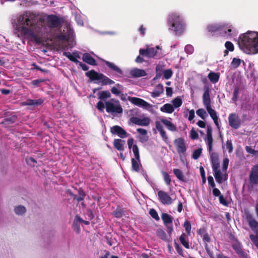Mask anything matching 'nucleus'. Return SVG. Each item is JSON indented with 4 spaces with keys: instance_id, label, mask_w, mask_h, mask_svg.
Segmentation results:
<instances>
[{
    "instance_id": "59",
    "label": "nucleus",
    "mask_w": 258,
    "mask_h": 258,
    "mask_svg": "<svg viewBox=\"0 0 258 258\" xmlns=\"http://www.w3.org/2000/svg\"><path fill=\"white\" fill-rule=\"evenodd\" d=\"M184 50L186 53L192 54L194 51V48L191 45L188 44L185 46Z\"/></svg>"
},
{
    "instance_id": "46",
    "label": "nucleus",
    "mask_w": 258,
    "mask_h": 258,
    "mask_svg": "<svg viewBox=\"0 0 258 258\" xmlns=\"http://www.w3.org/2000/svg\"><path fill=\"white\" fill-rule=\"evenodd\" d=\"M196 113L203 120H205L206 116L208 115L206 111L203 108L198 109L196 111Z\"/></svg>"
},
{
    "instance_id": "23",
    "label": "nucleus",
    "mask_w": 258,
    "mask_h": 258,
    "mask_svg": "<svg viewBox=\"0 0 258 258\" xmlns=\"http://www.w3.org/2000/svg\"><path fill=\"white\" fill-rule=\"evenodd\" d=\"M164 93V87L161 84H158L153 91L151 93V96L153 98L159 97L161 94Z\"/></svg>"
},
{
    "instance_id": "40",
    "label": "nucleus",
    "mask_w": 258,
    "mask_h": 258,
    "mask_svg": "<svg viewBox=\"0 0 258 258\" xmlns=\"http://www.w3.org/2000/svg\"><path fill=\"white\" fill-rule=\"evenodd\" d=\"M173 173L176 177L181 181H184V175L182 171L179 169H174Z\"/></svg>"
},
{
    "instance_id": "51",
    "label": "nucleus",
    "mask_w": 258,
    "mask_h": 258,
    "mask_svg": "<svg viewBox=\"0 0 258 258\" xmlns=\"http://www.w3.org/2000/svg\"><path fill=\"white\" fill-rule=\"evenodd\" d=\"M78 194L79 197H77L78 198L77 199V201H78V202H80L84 200L85 197L86 196V194L84 191L81 188H80L78 190Z\"/></svg>"
},
{
    "instance_id": "30",
    "label": "nucleus",
    "mask_w": 258,
    "mask_h": 258,
    "mask_svg": "<svg viewBox=\"0 0 258 258\" xmlns=\"http://www.w3.org/2000/svg\"><path fill=\"white\" fill-rule=\"evenodd\" d=\"M160 110L163 112L172 113L174 111V107L171 104L166 103L160 108Z\"/></svg>"
},
{
    "instance_id": "22",
    "label": "nucleus",
    "mask_w": 258,
    "mask_h": 258,
    "mask_svg": "<svg viewBox=\"0 0 258 258\" xmlns=\"http://www.w3.org/2000/svg\"><path fill=\"white\" fill-rule=\"evenodd\" d=\"M224 26V29H222V32H224V36L228 34V36H231L232 35H234L235 30L233 29V27L231 25H229L228 24H223L222 25Z\"/></svg>"
},
{
    "instance_id": "14",
    "label": "nucleus",
    "mask_w": 258,
    "mask_h": 258,
    "mask_svg": "<svg viewBox=\"0 0 258 258\" xmlns=\"http://www.w3.org/2000/svg\"><path fill=\"white\" fill-rule=\"evenodd\" d=\"M128 99L132 104L140 107H147L149 105L148 102L140 98L129 97Z\"/></svg>"
},
{
    "instance_id": "35",
    "label": "nucleus",
    "mask_w": 258,
    "mask_h": 258,
    "mask_svg": "<svg viewBox=\"0 0 258 258\" xmlns=\"http://www.w3.org/2000/svg\"><path fill=\"white\" fill-rule=\"evenodd\" d=\"M111 94L108 91H103L98 93V98L101 100L110 98Z\"/></svg>"
},
{
    "instance_id": "50",
    "label": "nucleus",
    "mask_w": 258,
    "mask_h": 258,
    "mask_svg": "<svg viewBox=\"0 0 258 258\" xmlns=\"http://www.w3.org/2000/svg\"><path fill=\"white\" fill-rule=\"evenodd\" d=\"M239 88L238 87L236 86L234 88L233 91V95L232 98V100L233 103H236L237 101L238 96L239 94Z\"/></svg>"
},
{
    "instance_id": "47",
    "label": "nucleus",
    "mask_w": 258,
    "mask_h": 258,
    "mask_svg": "<svg viewBox=\"0 0 258 258\" xmlns=\"http://www.w3.org/2000/svg\"><path fill=\"white\" fill-rule=\"evenodd\" d=\"M150 119L149 117H145L143 118H140L139 125L148 126L150 124Z\"/></svg>"
},
{
    "instance_id": "31",
    "label": "nucleus",
    "mask_w": 258,
    "mask_h": 258,
    "mask_svg": "<svg viewBox=\"0 0 258 258\" xmlns=\"http://www.w3.org/2000/svg\"><path fill=\"white\" fill-rule=\"evenodd\" d=\"M100 80L102 85H111L115 83L113 80H111L103 74H102L101 76Z\"/></svg>"
},
{
    "instance_id": "19",
    "label": "nucleus",
    "mask_w": 258,
    "mask_h": 258,
    "mask_svg": "<svg viewBox=\"0 0 258 258\" xmlns=\"http://www.w3.org/2000/svg\"><path fill=\"white\" fill-rule=\"evenodd\" d=\"M214 176L216 182L219 184L222 183L224 181L227 180L228 178L227 174H222L221 172V170L214 172Z\"/></svg>"
},
{
    "instance_id": "48",
    "label": "nucleus",
    "mask_w": 258,
    "mask_h": 258,
    "mask_svg": "<svg viewBox=\"0 0 258 258\" xmlns=\"http://www.w3.org/2000/svg\"><path fill=\"white\" fill-rule=\"evenodd\" d=\"M162 74L163 75L164 79L168 80L172 77L173 72L171 69H167L164 71Z\"/></svg>"
},
{
    "instance_id": "4",
    "label": "nucleus",
    "mask_w": 258,
    "mask_h": 258,
    "mask_svg": "<svg viewBox=\"0 0 258 258\" xmlns=\"http://www.w3.org/2000/svg\"><path fill=\"white\" fill-rule=\"evenodd\" d=\"M243 214V217H245L250 228L255 234L254 235L258 236V222L254 219L248 209L244 210Z\"/></svg>"
},
{
    "instance_id": "28",
    "label": "nucleus",
    "mask_w": 258,
    "mask_h": 258,
    "mask_svg": "<svg viewBox=\"0 0 258 258\" xmlns=\"http://www.w3.org/2000/svg\"><path fill=\"white\" fill-rule=\"evenodd\" d=\"M102 61L105 63V64L111 70L118 73L119 74L122 75V71L121 69H120L118 67L115 66L114 63L102 59Z\"/></svg>"
},
{
    "instance_id": "29",
    "label": "nucleus",
    "mask_w": 258,
    "mask_h": 258,
    "mask_svg": "<svg viewBox=\"0 0 258 258\" xmlns=\"http://www.w3.org/2000/svg\"><path fill=\"white\" fill-rule=\"evenodd\" d=\"M155 125L157 130L159 131L161 136L164 140H167L168 137L166 135L165 131L164 130L163 127L160 121H156L155 122Z\"/></svg>"
},
{
    "instance_id": "18",
    "label": "nucleus",
    "mask_w": 258,
    "mask_h": 258,
    "mask_svg": "<svg viewBox=\"0 0 258 258\" xmlns=\"http://www.w3.org/2000/svg\"><path fill=\"white\" fill-rule=\"evenodd\" d=\"M102 73H99L94 70L89 71L85 73V75L88 77L91 81H99Z\"/></svg>"
},
{
    "instance_id": "15",
    "label": "nucleus",
    "mask_w": 258,
    "mask_h": 258,
    "mask_svg": "<svg viewBox=\"0 0 258 258\" xmlns=\"http://www.w3.org/2000/svg\"><path fill=\"white\" fill-rule=\"evenodd\" d=\"M149 51V58H155L159 59L162 57L161 52L157 50L159 49V46H157L156 48L153 47L148 48Z\"/></svg>"
},
{
    "instance_id": "12",
    "label": "nucleus",
    "mask_w": 258,
    "mask_h": 258,
    "mask_svg": "<svg viewBox=\"0 0 258 258\" xmlns=\"http://www.w3.org/2000/svg\"><path fill=\"white\" fill-rule=\"evenodd\" d=\"M207 145H208V149L210 153L212 151L213 139L212 137V128L211 126L208 125L207 130V137L205 139Z\"/></svg>"
},
{
    "instance_id": "27",
    "label": "nucleus",
    "mask_w": 258,
    "mask_h": 258,
    "mask_svg": "<svg viewBox=\"0 0 258 258\" xmlns=\"http://www.w3.org/2000/svg\"><path fill=\"white\" fill-rule=\"evenodd\" d=\"M160 121L166 126L168 130L172 132H174L176 130V125L168 119L162 118L160 119Z\"/></svg>"
},
{
    "instance_id": "63",
    "label": "nucleus",
    "mask_w": 258,
    "mask_h": 258,
    "mask_svg": "<svg viewBox=\"0 0 258 258\" xmlns=\"http://www.w3.org/2000/svg\"><path fill=\"white\" fill-rule=\"evenodd\" d=\"M73 227L74 230L77 233H79L80 232V226L79 223L74 220L73 224Z\"/></svg>"
},
{
    "instance_id": "43",
    "label": "nucleus",
    "mask_w": 258,
    "mask_h": 258,
    "mask_svg": "<svg viewBox=\"0 0 258 258\" xmlns=\"http://www.w3.org/2000/svg\"><path fill=\"white\" fill-rule=\"evenodd\" d=\"M133 152L134 153L135 158L140 162V156L139 153V150L137 145H134V146H133Z\"/></svg>"
},
{
    "instance_id": "10",
    "label": "nucleus",
    "mask_w": 258,
    "mask_h": 258,
    "mask_svg": "<svg viewBox=\"0 0 258 258\" xmlns=\"http://www.w3.org/2000/svg\"><path fill=\"white\" fill-rule=\"evenodd\" d=\"M158 196L160 202L164 205H171L173 202V201L170 196L168 194L167 192L164 191H158Z\"/></svg>"
},
{
    "instance_id": "61",
    "label": "nucleus",
    "mask_w": 258,
    "mask_h": 258,
    "mask_svg": "<svg viewBox=\"0 0 258 258\" xmlns=\"http://www.w3.org/2000/svg\"><path fill=\"white\" fill-rule=\"evenodd\" d=\"M174 247L178 254L180 255H183L182 248L175 241H174Z\"/></svg>"
},
{
    "instance_id": "53",
    "label": "nucleus",
    "mask_w": 258,
    "mask_h": 258,
    "mask_svg": "<svg viewBox=\"0 0 258 258\" xmlns=\"http://www.w3.org/2000/svg\"><path fill=\"white\" fill-rule=\"evenodd\" d=\"M202 149L199 148L193 152L192 158L195 160L198 159L202 154Z\"/></svg>"
},
{
    "instance_id": "17",
    "label": "nucleus",
    "mask_w": 258,
    "mask_h": 258,
    "mask_svg": "<svg viewBox=\"0 0 258 258\" xmlns=\"http://www.w3.org/2000/svg\"><path fill=\"white\" fill-rule=\"evenodd\" d=\"M203 102L206 108L211 106V101L210 96V90L209 88H207L205 89L203 95Z\"/></svg>"
},
{
    "instance_id": "56",
    "label": "nucleus",
    "mask_w": 258,
    "mask_h": 258,
    "mask_svg": "<svg viewBox=\"0 0 258 258\" xmlns=\"http://www.w3.org/2000/svg\"><path fill=\"white\" fill-rule=\"evenodd\" d=\"M190 137L192 140H196L199 138V135L198 133L193 127L191 128L190 132Z\"/></svg>"
},
{
    "instance_id": "33",
    "label": "nucleus",
    "mask_w": 258,
    "mask_h": 258,
    "mask_svg": "<svg viewBox=\"0 0 258 258\" xmlns=\"http://www.w3.org/2000/svg\"><path fill=\"white\" fill-rule=\"evenodd\" d=\"M131 162L132 170L138 172H139L140 166H142L140 162H139L136 158H132Z\"/></svg>"
},
{
    "instance_id": "2",
    "label": "nucleus",
    "mask_w": 258,
    "mask_h": 258,
    "mask_svg": "<svg viewBox=\"0 0 258 258\" xmlns=\"http://www.w3.org/2000/svg\"><path fill=\"white\" fill-rule=\"evenodd\" d=\"M238 44L240 48L246 53H258V32L248 31L240 35Z\"/></svg>"
},
{
    "instance_id": "41",
    "label": "nucleus",
    "mask_w": 258,
    "mask_h": 258,
    "mask_svg": "<svg viewBox=\"0 0 258 258\" xmlns=\"http://www.w3.org/2000/svg\"><path fill=\"white\" fill-rule=\"evenodd\" d=\"M183 227L186 232V234H187V235H190L191 229L190 222L188 220L185 221L184 222Z\"/></svg>"
},
{
    "instance_id": "54",
    "label": "nucleus",
    "mask_w": 258,
    "mask_h": 258,
    "mask_svg": "<svg viewBox=\"0 0 258 258\" xmlns=\"http://www.w3.org/2000/svg\"><path fill=\"white\" fill-rule=\"evenodd\" d=\"M149 214L151 216L155 219L157 221H159L160 220V218L158 216V214L156 211L154 209H151L149 211Z\"/></svg>"
},
{
    "instance_id": "55",
    "label": "nucleus",
    "mask_w": 258,
    "mask_h": 258,
    "mask_svg": "<svg viewBox=\"0 0 258 258\" xmlns=\"http://www.w3.org/2000/svg\"><path fill=\"white\" fill-rule=\"evenodd\" d=\"M225 147L226 149L228 150L229 153H231L233 151V145L232 143V141L231 140H228L225 144Z\"/></svg>"
},
{
    "instance_id": "37",
    "label": "nucleus",
    "mask_w": 258,
    "mask_h": 258,
    "mask_svg": "<svg viewBox=\"0 0 258 258\" xmlns=\"http://www.w3.org/2000/svg\"><path fill=\"white\" fill-rule=\"evenodd\" d=\"M232 247L237 255L243 251L241 244L238 242L233 243L232 245Z\"/></svg>"
},
{
    "instance_id": "38",
    "label": "nucleus",
    "mask_w": 258,
    "mask_h": 258,
    "mask_svg": "<svg viewBox=\"0 0 258 258\" xmlns=\"http://www.w3.org/2000/svg\"><path fill=\"white\" fill-rule=\"evenodd\" d=\"M15 212L17 215H23L26 213V210L24 206H18L16 207L14 209Z\"/></svg>"
},
{
    "instance_id": "9",
    "label": "nucleus",
    "mask_w": 258,
    "mask_h": 258,
    "mask_svg": "<svg viewBox=\"0 0 258 258\" xmlns=\"http://www.w3.org/2000/svg\"><path fill=\"white\" fill-rule=\"evenodd\" d=\"M105 107L106 111L108 113H121L122 112V108L119 104L115 105L109 101L105 102Z\"/></svg>"
},
{
    "instance_id": "58",
    "label": "nucleus",
    "mask_w": 258,
    "mask_h": 258,
    "mask_svg": "<svg viewBox=\"0 0 258 258\" xmlns=\"http://www.w3.org/2000/svg\"><path fill=\"white\" fill-rule=\"evenodd\" d=\"M219 202L222 205L227 207L229 205V203L225 199L223 195H221L219 197Z\"/></svg>"
},
{
    "instance_id": "57",
    "label": "nucleus",
    "mask_w": 258,
    "mask_h": 258,
    "mask_svg": "<svg viewBox=\"0 0 258 258\" xmlns=\"http://www.w3.org/2000/svg\"><path fill=\"white\" fill-rule=\"evenodd\" d=\"M249 238L256 247L258 248V236H255L254 234H251L249 235Z\"/></svg>"
},
{
    "instance_id": "7",
    "label": "nucleus",
    "mask_w": 258,
    "mask_h": 258,
    "mask_svg": "<svg viewBox=\"0 0 258 258\" xmlns=\"http://www.w3.org/2000/svg\"><path fill=\"white\" fill-rule=\"evenodd\" d=\"M229 125L234 129H238L241 125L239 117L235 113H230L228 116Z\"/></svg>"
},
{
    "instance_id": "3",
    "label": "nucleus",
    "mask_w": 258,
    "mask_h": 258,
    "mask_svg": "<svg viewBox=\"0 0 258 258\" xmlns=\"http://www.w3.org/2000/svg\"><path fill=\"white\" fill-rule=\"evenodd\" d=\"M167 24L169 29L174 31L176 35L182 34L184 29L182 18L177 13H172L168 16Z\"/></svg>"
},
{
    "instance_id": "13",
    "label": "nucleus",
    "mask_w": 258,
    "mask_h": 258,
    "mask_svg": "<svg viewBox=\"0 0 258 258\" xmlns=\"http://www.w3.org/2000/svg\"><path fill=\"white\" fill-rule=\"evenodd\" d=\"M110 133L118 135L121 138H124L128 136L127 132L119 125H114L110 128Z\"/></svg>"
},
{
    "instance_id": "20",
    "label": "nucleus",
    "mask_w": 258,
    "mask_h": 258,
    "mask_svg": "<svg viewBox=\"0 0 258 258\" xmlns=\"http://www.w3.org/2000/svg\"><path fill=\"white\" fill-rule=\"evenodd\" d=\"M44 101L42 99H38L36 100H33L28 99L22 103L24 106H39L43 103Z\"/></svg>"
},
{
    "instance_id": "32",
    "label": "nucleus",
    "mask_w": 258,
    "mask_h": 258,
    "mask_svg": "<svg viewBox=\"0 0 258 258\" xmlns=\"http://www.w3.org/2000/svg\"><path fill=\"white\" fill-rule=\"evenodd\" d=\"M208 78L210 81L213 83H216L218 82L220 78L219 73H216L214 72H210L208 74Z\"/></svg>"
},
{
    "instance_id": "26",
    "label": "nucleus",
    "mask_w": 258,
    "mask_h": 258,
    "mask_svg": "<svg viewBox=\"0 0 258 258\" xmlns=\"http://www.w3.org/2000/svg\"><path fill=\"white\" fill-rule=\"evenodd\" d=\"M223 24L211 25L208 26V30L210 32H220L222 33V30L224 29Z\"/></svg>"
},
{
    "instance_id": "16",
    "label": "nucleus",
    "mask_w": 258,
    "mask_h": 258,
    "mask_svg": "<svg viewBox=\"0 0 258 258\" xmlns=\"http://www.w3.org/2000/svg\"><path fill=\"white\" fill-rule=\"evenodd\" d=\"M186 233L183 232L179 237V241L181 244L186 249H189L190 245L189 241L188 236Z\"/></svg>"
},
{
    "instance_id": "1",
    "label": "nucleus",
    "mask_w": 258,
    "mask_h": 258,
    "mask_svg": "<svg viewBox=\"0 0 258 258\" xmlns=\"http://www.w3.org/2000/svg\"><path fill=\"white\" fill-rule=\"evenodd\" d=\"M19 22L22 25L20 27L22 33L29 37L31 40L36 44L42 43L41 38L39 36L42 30L40 24V22H42L41 19H38L33 13L26 12L19 17Z\"/></svg>"
},
{
    "instance_id": "34",
    "label": "nucleus",
    "mask_w": 258,
    "mask_h": 258,
    "mask_svg": "<svg viewBox=\"0 0 258 258\" xmlns=\"http://www.w3.org/2000/svg\"><path fill=\"white\" fill-rule=\"evenodd\" d=\"M156 234L158 237L164 241H168L167 235L165 232L161 228H158L156 231Z\"/></svg>"
},
{
    "instance_id": "8",
    "label": "nucleus",
    "mask_w": 258,
    "mask_h": 258,
    "mask_svg": "<svg viewBox=\"0 0 258 258\" xmlns=\"http://www.w3.org/2000/svg\"><path fill=\"white\" fill-rule=\"evenodd\" d=\"M249 180L252 185L258 184V164L251 168L249 176Z\"/></svg>"
},
{
    "instance_id": "60",
    "label": "nucleus",
    "mask_w": 258,
    "mask_h": 258,
    "mask_svg": "<svg viewBox=\"0 0 258 258\" xmlns=\"http://www.w3.org/2000/svg\"><path fill=\"white\" fill-rule=\"evenodd\" d=\"M226 48L230 51H233L234 49V47L233 43L230 41H226L225 44Z\"/></svg>"
},
{
    "instance_id": "52",
    "label": "nucleus",
    "mask_w": 258,
    "mask_h": 258,
    "mask_svg": "<svg viewBox=\"0 0 258 258\" xmlns=\"http://www.w3.org/2000/svg\"><path fill=\"white\" fill-rule=\"evenodd\" d=\"M241 62V60L240 58L234 57L233 58L231 62V65L234 68H237Z\"/></svg>"
},
{
    "instance_id": "25",
    "label": "nucleus",
    "mask_w": 258,
    "mask_h": 258,
    "mask_svg": "<svg viewBox=\"0 0 258 258\" xmlns=\"http://www.w3.org/2000/svg\"><path fill=\"white\" fill-rule=\"evenodd\" d=\"M125 141L119 139H115L113 141L114 147L119 151H123L124 150V144Z\"/></svg>"
},
{
    "instance_id": "6",
    "label": "nucleus",
    "mask_w": 258,
    "mask_h": 258,
    "mask_svg": "<svg viewBox=\"0 0 258 258\" xmlns=\"http://www.w3.org/2000/svg\"><path fill=\"white\" fill-rule=\"evenodd\" d=\"M174 144L180 158H181L182 155H184L185 152L186 151V147L184 139L181 138L176 139L174 141Z\"/></svg>"
},
{
    "instance_id": "36",
    "label": "nucleus",
    "mask_w": 258,
    "mask_h": 258,
    "mask_svg": "<svg viewBox=\"0 0 258 258\" xmlns=\"http://www.w3.org/2000/svg\"><path fill=\"white\" fill-rule=\"evenodd\" d=\"M63 55L68 58L71 61L78 64L79 61L75 57L73 53L72 54L70 52L64 51L63 52Z\"/></svg>"
},
{
    "instance_id": "49",
    "label": "nucleus",
    "mask_w": 258,
    "mask_h": 258,
    "mask_svg": "<svg viewBox=\"0 0 258 258\" xmlns=\"http://www.w3.org/2000/svg\"><path fill=\"white\" fill-rule=\"evenodd\" d=\"M206 109L213 119L218 117L216 112L212 108L211 106L206 107Z\"/></svg>"
},
{
    "instance_id": "45",
    "label": "nucleus",
    "mask_w": 258,
    "mask_h": 258,
    "mask_svg": "<svg viewBox=\"0 0 258 258\" xmlns=\"http://www.w3.org/2000/svg\"><path fill=\"white\" fill-rule=\"evenodd\" d=\"M16 121V117L14 116L11 117L5 118L2 121V123L6 125H9L14 123Z\"/></svg>"
},
{
    "instance_id": "62",
    "label": "nucleus",
    "mask_w": 258,
    "mask_h": 258,
    "mask_svg": "<svg viewBox=\"0 0 258 258\" xmlns=\"http://www.w3.org/2000/svg\"><path fill=\"white\" fill-rule=\"evenodd\" d=\"M212 169L214 171V173L220 170L219 169L220 164H219V161L216 162H214V163H212Z\"/></svg>"
},
{
    "instance_id": "39",
    "label": "nucleus",
    "mask_w": 258,
    "mask_h": 258,
    "mask_svg": "<svg viewBox=\"0 0 258 258\" xmlns=\"http://www.w3.org/2000/svg\"><path fill=\"white\" fill-rule=\"evenodd\" d=\"M162 174L164 180L167 186L171 185V180L168 173L166 171H162Z\"/></svg>"
},
{
    "instance_id": "5",
    "label": "nucleus",
    "mask_w": 258,
    "mask_h": 258,
    "mask_svg": "<svg viewBox=\"0 0 258 258\" xmlns=\"http://www.w3.org/2000/svg\"><path fill=\"white\" fill-rule=\"evenodd\" d=\"M161 218L164 224L167 228V232L170 237L173 231L172 218L167 213H162Z\"/></svg>"
},
{
    "instance_id": "64",
    "label": "nucleus",
    "mask_w": 258,
    "mask_h": 258,
    "mask_svg": "<svg viewBox=\"0 0 258 258\" xmlns=\"http://www.w3.org/2000/svg\"><path fill=\"white\" fill-rule=\"evenodd\" d=\"M96 107L99 111L103 112L105 107L104 104L102 101H100L97 103Z\"/></svg>"
},
{
    "instance_id": "21",
    "label": "nucleus",
    "mask_w": 258,
    "mask_h": 258,
    "mask_svg": "<svg viewBox=\"0 0 258 258\" xmlns=\"http://www.w3.org/2000/svg\"><path fill=\"white\" fill-rule=\"evenodd\" d=\"M82 59L85 62L92 66L97 64L96 60L88 53H85L83 55Z\"/></svg>"
},
{
    "instance_id": "24",
    "label": "nucleus",
    "mask_w": 258,
    "mask_h": 258,
    "mask_svg": "<svg viewBox=\"0 0 258 258\" xmlns=\"http://www.w3.org/2000/svg\"><path fill=\"white\" fill-rule=\"evenodd\" d=\"M130 74L134 78H139L146 76L147 73L144 70L135 68L131 71Z\"/></svg>"
},
{
    "instance_id": "42",
    "label": "nucleus",
    "mask_w": 258,
    "mask_h": 258,
    "mask_svg": "<svg viewBox=\"0 0 258 258\" xmlns=\"http://www.w3.org/2000/svg\"><path fill=\"white\" fill-rule=\"evenodd\" d=\"M172 102L173 103L172 106H173V107L176 108H178L180 106H181L182 104V101L181 99L179 97H177L175 98V99H174L172 100Z\"/></svg>"
},
{
    "instance_id": "44",
    "label": "nucleus",
    "mask_w": 258,
    "mask_h": 258,
    "mask_svg": "<svg viewBox=\"0 0 258 258\" xmlns=\"http://www.w3.org/2000/svg\"><path fill=\"white\" fill-rule=\"evenodd\" d=\"M163 68H164V66L160 64H159L156 66V78H159L161 76V75L163 72Z\"/></svg>"
},
{
    "instance_id": "11",
    "label": "nucleus",
    "mask_w": 258,
    "mask_h": 258,
    "mask_svg": "<svg viewBox=\"0 0 258 258\" xmlns=\"http://www.w3.org/2000/svg\"><path fill=\"white\" fill-rule=\"evenodd\" d=\"M48 25L50 28H54L59 27L61 22L59 18L54 15H50L47 18Z\"/></svg>"
}]
</instances>
